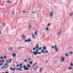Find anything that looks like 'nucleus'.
<instances>
[{
  "instance_id": "f257e3e1",
  "label": "nucleus",
  "mask_w": 73,
  "mask_h": 73,
  "mask_svg": "<svg viewBox=\"0 0 73 73\" xmlns=\"http://www.w3.org/2000/svg\"><path fill=\"white\" fill-rule=\"evenodd\" d=\"M26 65H23V69H25V70H29V68L28 67H26Z\"/></svg>"
},
{
  "instance_id": "f03ea898",
  "label": "nucleus",
  "mask_w": 73,
  "mask_h": 73,
  "mask_svg": "<svg viewBox=\"0 0 73 73\" xmlns=\"http://www.w3.org/2000/svg\"><path fill=\"white\" fill-rule=\"evenodd\" d=\"M55 48V50L56 51V52H58V49H57V46L55 45L54 46Z\"/></svg>"
},
{
  "instance_id": "7ed1b4c3",
  "label": "nucleus",
  "mask_w": 73,
  "mask_h": 73,
  "mask_svg": "<svg viewBox=\"0 0 73 73\" xmlns=\"http://www.w3.org/2000/svg\"><path fill=\"white\" fill-rule=\"evenodd\" d=\"M62 60L61 61V62H64V60H65V58L64 57L62 56L61 57Z\"/></svg>"
},
{
  "instance_id": "20e7f679",
  "label": "nucleus",
  "mask_w": 73,
  "mask_h": 73,
  "mask_svg": "<svg viewBox=\"0 0 73 73\" xmlns=\"http://www.w3.org/2000/svg\"><path fill=\"white\" fill-rule=\"evenodd\" d=\"M32 37L33 38V39H36V38H35V35H34L33 33L32 34Z\"/></svg>"
},
{
  "instance_id": "39448f33",
  "label": "nucleus",
  "mask_w": 73,
  "mask_h": 73,
  "mask_svg": "<svg viewBox=\"0 0 73 73\" xmlns=\"http://www.w3.org/2000/svg\"><path fill=\"white\" fill-rule=\"evenodd\" d=\"M33 53L34 54V55H35V56H36V55H37V54H38V53L36 51H34V52H33Z\"/></svg>"
},
{
  "instance_id": "423d86ee",
  "label": "nucleus",
  "mask_w": 73,
  "mask_h": 73,
  "mask_svg": "<svg viewBox=\"0 0 73 73\" xmlns=\"http://www.w3.org/2000/svg\"><path fill=\"white\" fill-rule=\"evenodd\" d=\"M8 66H7L6 67H4V66H2L1 67V69H4V68L5 69H7L8 68Z\"/></svg>"
},
{
  "instance_id": "0eeeda50",
  "label": "nucleus",
  "mask_w": 73,
  "mask_h": 73,
  "mask_svg": "<svg viewBox=\"0 0 73 73\" xmlns=\"http://www.w3.org/2000/svg\"><path fill=\"white\" fill-rule=\"evenodd\" d=\"M50 14V17H52L53 16V12H51Z\"/></svg>"
},
{
  "instance_id": "6e6552de",
  "label": "nucleus",
  "mask_w": 73,
  "mask_h": 73,
  "mask_svg": "<svg viewBox=\"0 0 73 73\" xmlns=\"http://www.w3.org/2000/svg\"><path fill=\"white\" fill-rule=\"evenodd\" d=\"M12 56H13V57H16V54L14 53L12 54Z\"/></svg>"
},
{
  "instance_id": "1a4fd4ad",
  "label": "nucleus",
  "mask_w": 73,
  "mask_h": 73,
  "mask_svg": "<svg viewBox=\"0 0 73 73\" xmlns=\"http://www.w3.org/2000/svg\"><path fill=\"white\" fill-rule=\"evenodd\" d=\"M20 48H24V47H19L18 48V50H20Z\"/></svg>"
},
{
  "instance_id": "9d476101",
  "label": "nucleus",
  "mask_w": 73,
  "mask_h": 73,
  "mask_svg": "<svg viewBox=\"0 0 73 73\" xmlns=\"http://www.w3.org/2000/svg\"><path fill=\"white\" fill-rule=\"evenodd\" d=\"M35 36H37V31H36L35 32Z\"/></svg>"
},
{
  "instance_id": "9b49d317",
  "label": "nucleus",
  "mask_w": 73,
  "mask_h": 73,
  "mask_svg": "<svg viewBox=\"0 0 73 73\" xmlns=\"http://www.w3.org/2000/svg\"><path fill=\"white\" fill-rule=\"evenodd\" d=\"M36 49H38V44H36Z\"/></svg>"
},
{
  "instance_id": "f8f14e48",
  "label": "nucleus",
  "mask_w": 73,
  "mask_h": 73,
  "mask_svg": "<svg viewBox=\"0 0 73 73\" xmlns=\"http://www.w3.org/2000/svg\"><path fill=\"white\" fill-rule=\"evenodd\" d=\"M41 52L42 53H44V54H45V51H44L43 50H41Z\"/></svg>"
},
{
  "instance_id": "ddd939ff",
  "label": "nucleus",
  "mask_w": 73,
  "mask_h": 73,
  "mask_svg": "<svg viewBox=\"0 0 73 73\" xmlns=\"http://www.w3.org/2000/svg\"><path fill=\"white\" fill-rule=\"evenodd\" d=\"M43 50H46V47H45V46H43Z\"/></svg>"
},
{
  "instance_id": "4468645a",
  "label": "nucleus",
  "mask_w": 73,
  "mask_h": 73,
  "mask_svg": "<svg viewBox=\"0 0 73 73\" xmlns=\"http://www.w3.org/2000/svg\"><path fill=\"white\" fill-rule=\"evenodd\" d=\"M22 38L23 39H25V35H23L22 36Z\"/></svg>"
},
{
  "instance_id": "2eb2a0df",
  "label": "nucleus",
  "mask_w": 73,
  "mask_h": 73,
  "mask_svg": "<svg viewBox=\"0 0 73 73\" xmlns=\"http://www.w3.org/2000/svg\"><path fill=\"white\" fill-rule=\"evenodd\" d=\"M12 49H13V48L12 47H10L9 48V50H10V51H11L12 50Z\"/></svg>"
},
{
  "instance_id": "dca6fc26",
  "label": "nucleus",
  "mask_w": 73,
  "mask_h": 73,
  "mask_svg": "<svg viewBox=\"0 0 73 73\" xmlns=\"http://www.w3.org/2000/svg\"><path fill=\"white\" fill-rule=\"evenodd\" d=\"M27 67H29L30 68H31V65L30 64H28L27 66Z\"/></svg>"
},
{
  "instance_id": "f3484780",
  "label": "nucleus",
  "mask_w": 73,
  "mask_h": 73,
  "mask_svg": "<svg viewBox=\"0 0 73 73\" xmlns=\"http://www.w3.org/2000/svg\"><path fill=\"white\" fill-rule=\"evenodd\" d=\"M37 69H38V68H35V67H33V70H37Z\"/></svg>"
},
{
  "instance_id": "a211bd4d",
  "label": "nucleus",
  "mask_w": 73,
  "mask_h": 73,
  "mask_svg": "<svg viewBox=\"0 0 73 73\" xmlns=\"http://www.w3.org/2000/svg\"><path fill=\"white\" fill-rule=\"evenodd\" d=\"M37 63H35V64H34L33 65H32V68H33V67L35 66V65H37Z\"/></svg>"
},
{
  "instance_id": "6ab92c4d",
  "label": "nucleus",
  "mask_w": 73,
  "mask_h": 73,
  "mask_svg": "<svg viewBox=\"0 0 73 73\" xmlns=\"http://www.w3.org/2000/svg\"><path fill=\"white\" fill-rule=\"evenodd\" d=\"M31 41H32V40L29 39H28V42H31Z\"/></svg>"
},
{
  "instance_id": "aec40b11",
  "label": "nucleus",
  "mask_w": 73,
  "mask_h": 73,
  "mask_svg": "<svg viewBox=\"0 0 73 73\" xmlns=\"http://www.w3.org/2000/svg\"><path fill=\"white\" fill-rule=\"evenodd\" d=\"M17 70H20V71H22V70H21V69L20 68H19Z\"/></svg>"
},
{
  "instance_id": "412c9836",
  "label": "nucleus",
  "mask_w": 73,
  "mask_h": 73,
  "mask_svg": "<svg viewBox=\"0 0 73 73\" xmlns=\"http://www.w3.org/2000/svg\"><path fill=\"white\" fill-rule=\"evenodd\" d=\"M73 15V13H71L70 15V16H72Z\"/></svg>"
},
{
  "instance_id": "4be33fe9",
  "label": "nucleus",
  "mask_w": 73,
  "mask_h": 73,
  "mask_svg": "<svg viewBox=\"0 0 73 73\" xmlns=\"http://www.w3.org/2000/svg\"><path fill=\"white\" fill-rule=\"evenodd\" d=\"M70 65L71 66H73V63H71L70 64Z\"/></svg>"
},
{
  "instance_id": "5701e85b",
  "label": "nucleus",
  "mask_w": 73,
  "mask_h": 73,
  "mask_svg": "<svg viewBox=\"0 0 73 73\" xmlns=\"http://www.w3.org/2000/svg\"><path fill=\"white\" fill-rule=\"evenodd\" d=\"M28 39L25 40V42H28Z\"/></svg>"
},
{
  "instance_id": "b1692460",
  "label": "nucleus",
  "mask_w": 73,
  "mask_h": 73,
  "mask_svg": "<svg viewBox=\"0 0 73 73\" xmlns=\"http://www.w3.org/2000/svg\"><path fill=\"white\" fill-rule=\"evenodd\" d=\"M29 63L30 64H31V65H32V61H30Z\"/></svg>"
},
{
  "instance_id": "393cba45",
  "label": "nucleus",
  "mask_w": 73,
  "mask_h": 73,
  "mask_svg": "<svg viewBox=\"0 0 73 73\" xmlns=\"http://www.w3.org/2000/svg\"><path fill=\"white\" fill-rule=\"evenodd\" d=\"M0 58L1 60H3V57L2 56H1Z\"/></svg>"
},
{
  "instance_id": "a878e982",
  "label": "nucleus",
  "mask_w": 73,
  "mask_h": 73,
  "mask_svg": "<svg viewBox=\"0 0 73 73\" xmlns=\"http://www.w3.org/2000/svg\"><path fill=\"white\" fill-rule=\"evenodd\" d=\"M1 65H3V64L2 63H0V66H1Z\"/></svg>"
},
{
  "instance_id": "bb28decb",
  "label": "nucleus",
  "mask_w": 73,
  "mask_h": 73,
  "mask_svg": "<svg viewBox=\"0 0 73 73\" xmlns=\"http://www.w3.org/2000/svg\"><path fill=\"white\" fill-rule=\"evenodd\" d=\"M3 26H4V27H5V23L4 22L3 23Z\"/></svg>"
},
{
  "instance_id": "cd10ccee",
  "label": "nucleus",
  "mask_w": 73,
  "mask_h": 73,
  "mask_svg": "<svg viewBox=\"0 0 73 73\" xmlns=\"http://www.w3.org/2000/svg\"><path fill=\"white\" fill-rule=\"evenodd\" d=\"M69 70H70V69H72V68L71 67H69L68 68Z\"/></svg>"
},
{
  "instance_id": "c85d7f7f",
  "label": "nucleus",
  "mask_w": 73,
  "mask_h": 73,
  "mask_svg": "<svg viewBox=\"0 0 73 73\" xmlns=\"http://www.w3.org/2000/svg\"><path fill=\"white\" fill-rule=\"evenodd\" d=\"M33 50H36V48L35 47L33 48Z\"/></svg>"
},
{
  "instance_id": "c756f323",
  "label": "nucleus",
  "mask_w": 73,
  "mask_h": 73,
  "mask_svg": "<svg viewBox=\"0 0 73 73\" xmlns=\"http://www.w3.org/2000/svg\"><path fill=\"white\" fill-rule=\"evenodd\" d=\"M9 60L10 63H11V61H12V60H11V59H9Z\"/></svg>"
},
{
  "instance_id": "7c9ffc66",
  "label": "nucleus",
  "mask_w": 73,
  "mask_h": 73,
  "mask_svg": "<svg viewBox=\"0 0 73 73\" xmlns=\"http://www.w3.org/2000/svg\"><path fill=\"white\" fill-rule=\"evenodd\" d=\"M12 13H13L12 15L13 16L14 15H15V12H13Z\"/></svg>"
},
{
  "instance_id": "2f4dec72",
  "label": "nucleus",
  "mask_w": 73,
  "mask_h": 73,
  "mask_svg": "<svg viewBox=\"0 0 73 73\" xmlns=\"http://www.w3.org/2000/svg\"><path fill=\"white\" fill-rule=\"evenodd\" d=\"M46 31H48V30H49V28H48V27H47L46 29Z\"/></svg>"
},
{
  "instance_id": "473e14b6",
  "label": "nucleus",
  "mask_w": 73,
  "mask_h": 73,
  "mask_svg": "<svg viewBox=\"0 0 73 73\" xmlns=\"http://www.w3.org/2000/svg\"><path fill=\"white\" fill-rule=\"evenodd\" d=\"M42 68H41L40 69V70L39 71V72H41V70H42Z\"/></svg>"
},
{
  "instance_id": "72a5a7b5",
  "label": "nucleus",
  "mask_w": 73,
  "mask_h": 73,
  "mask_svg": "<svg viewBox=\"0 0 73 73\" xmlns=\"http://www.w3.org/2000/svg\"><path fill=\"white\" fill-rule=\"evenodd\" d=\"M8 65V63H6L4 65V66H6L7 65Z\"/></svg>"
},
{
  "instance_id": "f704fd0d",
  "label": "nucleus",
  "mask_w": 73,
  "mask_h": 73,
  "mask_svg": "<svg viewBox=\"0 0 73 73\" xmlns=\"http://www.w3.org/2000/svg\"><path fill=\"white\" fill-rule=\"evenodd\" d=\"M7 58V56H4V57H3V58L4 59H5V58Z\"/></svg>"
},
{
  "instance_id": "c9c22d12",
  "label": "nucleus",
  "mask_w": 73,
  "mask_h": 73,
  "mask_svg": "<svg viewBox=\"0 0 73 73\" xmlns=\"http://www.w3.org/2000/svg\"><path fill=\"white\" fill-rule=\"evenodd\" d=\"M10 69L11 70H13V68H12V67L10 68Z\"/></svg>"
},
{
  "instance_id": "e433bc0d",
  "label": "nucleus",
  "mask_w": 73,
  "mask_h": 73,
  "mask_svg": "<svg viewBox=\"0 0 73 73\" xmlns=\"http://www.w3.org/2000/svg\"><path fill=\"white\" fill-rule=\"evenodd\" d=\"M10 1H8L7 2V3H10Z\"/></svg>"
},
{
  "instance_id": "4c0bfd02",
  "label": "nucleus",
  "mask_w": 73,
  "mask_h": 73,
  "mask_svg": "<svg viewBox=\"0 0 73 73\" xmlns=\"http://www.w3.org/2000/svg\"><path fill=\"white\" fill-rule=\"evenodd\" d=\"M36 52H37V53H38V49H36Z\"/></svg>"
},
{
  "instance_id": "58836bf2",
  "label": "nucleus",
  "mask_w": 73,
  "mask_h": 73,
  "mask_svg": "<svg viewBox=\"0 0 73 73\" xmlns=\"http://www.w3.org/2000/svg\"><path fill=\"white\" fill-rule=\"evenodd\" d=\"M12 70H13V71H15V68H13Z\"/></svg>"
},
{
  "instance_id": "ea45409f",
  "label": "nucleus",
  "mask_w": 73,
  "mask_h": 73,
  "mask_svg": "<svg viewBox=\"0 0 73 73\" xmlns=\"http://www.w3.org/2000/svg\"><path fill=\"white\" fill-rule=\"evenodd\" d=\"M50 24H50V23L48 25V26H47V27H49V26H50Z\"/></svg>"
},
{
  "instance_id": "a19ab883",
  "label": "nucleus",
  "mask_w": 73,
  "mask_h": 73,
  "mask_svg": "<svg viewBox=\"0 0 73 73\" xmlns=\"http://www.w3.org/2000/svg\"><path fill=\"white\" fill-rule=\"evenodd\" d=\"M41 48H42V47H41L38 48V49L39 50H41Z\"/></svg>"
},
{
  "instance_id": "79ce46f5",
  "label": "nucleus",
  "mask_w": 73,
  "mask_h": 73,
  "mask_svg": "<svg viewBox=\"0 0 73 73\" xmlns=\"http://www.w3.org/2000/svg\"><path fill=\"white\" fill-rule=\"evenodd\" d=\"M38 54H41V52H39L38 53Z\"/></svg>"
},
{
  "instance_id": "37998d69",
  "label": "nucleus",
  "mask_w": 73,
  "mask_h": 73,
  "mask_svg": "<svg viewBox=\"0 0 73 73\" xmlns=\"http://www.w3.org/2000/svg\"><path fill=\"white\" fill-rule=\"evenodd\" d=\"M27 59H25L24 60L25 62H27Z\"/></svg>"
},
{
  "instance_id": "c03bdc74",
  "label": "nucleus",
  "mask_w": 73,
  "mask_h": 73,
  "mask_svg": "<svg viewBox=\"0 0 73 73\" xmlns=\"http://www.w3.org/2000/svg\"><path fill=\"white\" fill-rule=\"evenodd\" d=\"M65 56H68V54H65Z\"/></svg>"
},
{
  "instance_id": "a18cd8bd",
  "label": "nucleus",
  "mask_w": 73,
  "mask_h": 73,
  "mask_svg": "<svg viewBox=\"0 0 73 73\" xmlns=\"http://www.w3.org/2000/svg\"><path fill=\"white\" fill-rule=\"evenodd\" d=\"M22 65H23V64L22 63L20 64L19 65V66H22Z\"/></svg>"
},
{
  "instance_id": "49530a36",
  "label": "nucleus",
  "mask_w": 73,
  "mask_h": 73,
  "mask_svg": "<svg viewBox=\"0 0 73 73\" xmlns=\"http://www.w3.org/2000/svg\"><path fill=\"white\" fill-rule=\"evenodd\" d=\"M15 64H18V62H17V61H15Z\"/></svg>"
},
{
  "instance_id": "de8ad7c7",
  "label": "nucleus",
  "mask_w": 73,
  "mask_h": 73,
  "mask_svg": "<svg viewBox=\"0 0 73 73\" xmlns=\"http://www.w3.org/2000/svg\"><path fill=\"white\" fill-rule=\"evenodd\" d=\"M52 49H54V46H52V47H51Z\"/></svg>"
},
{
  "instance_id": "09e8293b",
  "label": "nucleus",
  "mask_w": 73,
  "mask_h": 73,
  "mask_svg": "<svg viewBox=\"0 0 73 73\" xmlns=\"http://www.w3.org/2000/svg\"><path fill=\"white\" fill-rule=\"evenodd\" d=\"M19 66H20V65L19 64L17 65V67H19Z\"/></svg>"
},
{
  "instance_id": "8fccbe9b",
  "label": "nucleus",
  "mask_w": 73,
  "mask_h": 73,
  "mask_svg": "<svg viewBox=\"0 0 73 73\" xmlns=\"http://www.w3.org/2000/svg\"><path fill=\"white\" fill-rule=\"evenodd\" d=\"M72 53H73V52H69L70 54H72Z\"/></svg>"
},
{
  "instance_id": "3c124183",
  "label": "nucleus",
  "mask_w": 73,
  "mask_h": 73,
  "mask_svg": "<svg viewBox=\"0 0 73 73\" xmlns=\"http://www.w3.org/2000/svg\"><path fill=\"white\" fill-rule=\"evenodd\" d=\"M61 33V32H60L58 33V35H59V34H60V33Z\"/></svg>"
},
{
  "instance_id": "603ef678",
  "label": "nucleus",
  "mask_w": 73,
  "mask_h": 73,
  "mask_svg": "<svg viewBox=\"0 0 73 73\" xmlns=\"http://www.w3.org/2000/svg\"><path fill=\"white\" fill-rule=\"evenodd\" d=\"M45 52H46V53H48V51L46 50L45 51Z\"/></svg>"
},
{
  "instance_id": "864d4df0",
  "label": "nucleus",
  "mask_w": 73,
  "mask_h": 73,
  "mask_svg": "<svg viewBox=\"0 0 73 73\" xmlns=\"http://www.w3.org/2000/svg\"><path fill=\"white\" fill-rule=\"evenodd\" d=\"M32 13H33L34 14H35V13L34 12H32Z\"/></svg>"
},
{
  "instance_id": "5fc2aeb1",
  "label": "nucleus",
  "mask_w": 73,
  "mask_h": 73,
  "mask_svg": "<svg viewBox=\"0 0 73 73\" xmlns=\"http://www.w3.org/2000/svg\"><path fill=\"white\" fill-rule=\"evenodd\" d=\"M31 28V25H30V27H29V29H30V28Z\"/></svg>"
},
{
  "instance_id": "6e6d98bb",
  "label": "nucleus",
  "mask_w": 73,
  "mask_h": 73,
  "mask_svg": "<svg viewBox=\"0 0 73 73\" xmlns=\"http://www.w3.org/2000/svg\"><path fill=\"white\" fill-rule=\"evenodd\" d=\"M4 62V60H3L2 61V62Z\"/></svg>"
},
{
  "instance_id": "4d7b16f0",
  "label": "nucleus",
  "mask_w": 73,
  "mask_h": 73,
  "mask_svg": "<svg viewBox=\"0 0 73 73\" xmlns=\"http://www.w3.org/2000/svg\"><path fill=\"white\" fill-rule=\"evenodd\" d=\"M9 60H8L7 61V62H8V63H9Z\"/></svg>"
},
{
  "instance_id": "13d9d810",
  "label": "nucleus",
  "mask_w": 73,
  "mask_h": 73,
  "mask_svg": "<svg viewBox=\"0 0 73 73\" xmlns=\"http://www.w3.org/2000/svg\"><path fill=\"white\" fill-rule=\"evenodd\" d=\"M28 60H31V58H28Z\"/></svg>"
},
{
  "instance_id": "bf43d9fd",
  "label": "nucleus",
  "mask_w": 73,
  "mask_h": 73,
  "mask_svg": "<svg viewBox=\"0 0 73 73\" xmlns=\"http://www.w3.org/2000/svg\"><path fill=\"white\" fill-rule=\"evenodd\" d=\"M25 11H23V13H25Z\"/></svg>"
},
{
  "instance_id": "052dcab7",
  "label": "nucleus",
  "mask_w": 73,
  "mask_h": 73,
  "mask_svg": "<svg viewBox=\"0 0 73 73\" xmlns=\"http://www.w3.org/2000/svg\"><path fill=\"white\" fill-rule=\"evenodd\" d=\"M32 50H31L30 51V53H32Z\"/></svg>"
},
{
  "instance_id": "680f3d73",
  "label": "nucleus",
  "mask_w": 73,
  "mask_h": 73,
  "mask_svg": "<svg viewBox=\"0 0 73 73\" xmlns=\"http://www.w3.org/2000/svg\"><path fill=\"white\" fill-rule=\"evenodd\" d=\"M20 68H21V69H22V68H23V66H20Z\"/></svg>"
},
{
  "instance_id": "e2e57ef3",
  "label": "nucleus",
  "mask_w": 73,
  "mask_h": 73,
  "mask_svg": "<svg viewBox=\"0 0 73 73\" xmlns=\"http://www.w3.org/2000/svg\"><path fill=\"white\" fill-rule=\"evenodd\" d=\"M5 73H9V72H5Z\"/></svg>"
},
{
  "instance_id": "0e129e2a",
  "label": "nucleus",
  "mask_w": 73,
  "mask_h": 73,
  "mask_svg": "<svg viewBox=\"0 0 73 73\" xmlns=\"http://www.w3.org/2000/svg\"><path fill=\"white\" fill-rule=\"evenodd\" d=\"M36 68H37V67H39V66H36Z\"/></svg>"
},
{
  "instance_id": "69168bd1",
  "label": "nucleus",
  "mask_w": 73,
  "mask_h": 73,
  "mask_svg": "<svg viewBox=\"0 0 73 73\" xmlns=\"http://www.w3.org/2000/svg\"><path fill=\"white\" fill-rule=\"evenodd\" d=\"M0 62H2V61L1 60H0Z\"/></svg>"
},
{
  "instance_id": "338daca9",
  "label": "nucleus",
  "mask_w": 73,
  "mask_h": 73,
  "mask_svg": "<svg viewBox=\"0 0 73 73\" xmlns=\"http://www.w3.org/2000/svg\"><path fill=\"white\" fill-rule=\"evenodd\" d=\"M46 63H47V62H48V61H47V60H46Z\"/></svg>"
},
{
  "instance_id": "774afa93",
  "label": "nucleus",
  "mask_w": 73,
  "mask_h": 73,
  "mask_svg": "<svg viewBox=\"0 0 73 73\" xmlns=\"http://www.w3.org/2000/svg\"><path fill=\"white\" fill-rule=\"evenodd\" d=\"M31 44H33V42H31Z\"/></svg>"
}]
</instances>
